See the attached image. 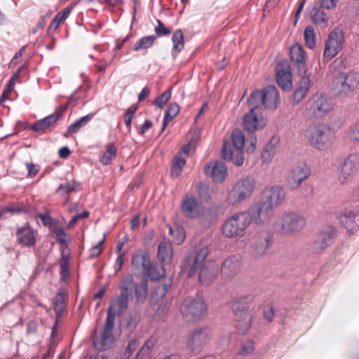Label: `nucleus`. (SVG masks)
<instances>
[{"label":"nucleus","mask_w":359,"mask_h":359,"mask_svg":"<svg viewBox=\"0 0 359 359\" xmlns=\"http://www.w3.org/2000/svg\"><path fill=\"white\" fill-rule=\"evenodd\" d=\"M135 287V282L129 275L122 280L121 294L116 301L110 303L103 330L100 337L93 339V346L99 351H106L111 347L114 341L112 330L114 326L116 311L121 314L128 307V297Z\"/></svg>","instance_id":"1"},{"label":"nucleus","mask_w":359,"mask_h":359,"mask_svg":"<svg viewBox=\"0 0 359 359\" xmlns=\"http://www.w3.org/2000/svg\"><path fill=\"white\" fill-rule=\"evenodd\" d=\"M254 295L245 294L235 298L232 302L235 327L241 334H246L251 326L252 320L251 311L254 308Z\"/></svg>","instance_id":"2"},{"label":"nucleus","mask_w":359,"mask_h":359,"mask_svg":"<svg viewBox=\"0 0 359 359\" xmlns=\"http://www.w3.org/2000/svg\"><path fill=\"white\" fill-rule=\"evenodd\" d=\"M307 139L312 147L318 151H326L334 145L336 134L328 125L317 123L308 128Z\"/></svg>","instance_id":"3"},{"label":"nucleus","mask_w":359,"mask_h":359,"mask_svg":"<svg viewBox=\"0 0 359 359\" xmlns=\"http://www.w3.org/2000/svg\"><path fill=\"white\" fill-rule=\"evenodd\" d=\"M267 123L266 118L255 109L250 111L243 116V128L249 133L248 142L250 146L247 147V152L252 154L256 150L257 136L255 132L264 128Z\"/></svg>","instance_id":"4"},{"label":"nucleus","mask_w":359,"mask_h":359,"mask_svg":"<svg viewBox=\"0 0 359 359\" xmlns=\"http://www.w3.org/2000/svg\"><path fill=\"white\" fill-rule=\"evenodd\" d=\"M305 217L296 212H287L275 222L276 229L283 235H294L299 233L306 226Z\"/></svg>","instance_id":"5"},{"label":"nucleus","mask_w":359,"mask_h":359,"mask_svg":"<svg viewBox=\"0 0 359 359\" xmlns=\"http://www.w3.org/2000/svg\"><path fill=\"white\" fill-rule=\"evenodd\" d=\"M250 223L251 217L249 212H236L224 222L222 226V234L228 238L237 237L247 229Z\"/></svg>","instance_id":"6"},{"label":"nucleus","mask_w":359,"mask_h":359,"mask_svg":"<svg viewBox=\"0 0 359 359\" xmlns=\"http://www.w3.org/2000/svg\"><path fill=\"white\" fill-rule=\"evenodd\" d=\"M255 185L256 182L252 177L247 176L238 180L228 193L227 203L235 205L247 200L252 196Z\"/></svg>","instance_id":"7"},{"label":"nucleus","mask_w":359,"mask_h":359,"mask_svg":"<svg viewBox=\"0 0 359 359\" xmlns=\"http://www.w3.org/2000/svg\"><path fill=\"white\" fill-rule=\"evenodd\" d=\"M208 306L201 297H187L180 306V313L187 321L201 319L207 312Z\"/></svg>","instance_id":"8"},{"label":"nucleus","mask_w":359,"mask_h":359,"mask_svg":"<svg viewBox=\"0 0 359 359\" xmlns=\"http://www.w3.org/2000/svg\"><path fill=\"white\" fill-rule=\"evenodd\" d=\"M212 338L213 332L210 328L196 329L191 332L187 340V347L193 354H198Z\"/></svg>","instance_id":"9"},{"label":"nucleus","mask_w":359,"mask_h":359,"mask_svg":"<svg viewBox=\"0 0 359 359\" xmlns=\"http://www.w3.org/2000/svg\"><path fill=\"white\" fill-rule=\"evenodd\" d=\"M334 105L327 95L317 93L307 102L306 110L316 118H322L333 109Z\"/></svg>","instance_id":"10"},{"label":"nucleus","mask_w":359,"mask_h":359,"mask_svg":"<svg viewBox=\"0 0 359 359\" xmlns=\"http://www.w3.org/2000/svg\"><path fill=\"white\" fill-rule=\"evenodd\" d=\"M358 172L359 154H350L344 158L340 165L338 173V181L342 184L351 183Z\"/></svg>","instance_id":"11"},{"label":"nucleus","mask_w":359,"mask_h":359,"mask_svg":"<svg viewBox=\"0 0 359 359\" xmlns=\"http://www.w3.org/2000/svg\"><path fill=\"white\" fill-rule=\"evenodd\" d=\"M344 43V33L342 29L337 27L332 30L325 41L323 57L330 60L341 50Z\"/></svg>","instance_id":"12"},{"label":"nucleus","mask_w":359,"mask_h":359,"mask_svg":"<svg viewBox=\"0 0 359 359\" xmlns=\"http://www.w3.org/2000/svg\"><path fill=\"white\" fill-rule=\"evenodd\" d=\"M311 175L310 168L305 164H299L291 168L286 177V185L290 190H296L300 187L302 182Z\"/></svg>","instance_id":"13"},{"label":"nucleus","mask_w":359,"mask_h":359,"mask_svg":"<svg viewBox=\"0 0 359 359\" xmlns=\"http://www.w3.org/2000/svg\"><path fill=\"white\" fill-rule=\"evenodd\" d=\"M181 211L185 217L196 219L203 215L205 207L195 196L186 194L181 203Z\"/></svg>","instance_id":"14"},{"label":"nucleus","mask_w":359,"mask_h":359,"mask_svg":"<svg viewBox=\"0 0 359 359\" xmlns=\"http://www.w3.org/2000/svg\"><path fill=\"white\" fill-rule=\"evenodd\" d=\"M339 82L337 84L338 95L348 96L359 86V74L354 72H343L339 74Z\"/></svg>","instance_id":"15"},{"label":"nucleus","mask_w":359,"mask_h":359,"mask_svg":"<svg viewBox=\"0 0 359 359\" xmlns=\"http://www.w3.org/2000/svg\"><path fill=\"white\" fill-rule=\"evenodd\" d=\"M248 212H250L251 222L261 225L270 222L273 214V208L266 202H258Z\"/></svg>","instance_id":"16"},{"label":"nucleus","mask_w":359,"mask_h":359,"mask_svg":"<svg viewBox=\"0 0 359 359\" xmlns=\"http://www.w3.org/2000/svg\"><path fill=\"white\" fill-rule=\"evenodd\" d=\"M65 110L66 107L57 109L52 114L37 121L32 125V130L40 133H45L47 130H51L55 127L58 121L63 118Z\"/></svg>","instance_id":"17"},{"label":"nucleus","mask_w":359,"mask_h":359,"mask_svg":"<svg viewBox=\"0 0 359 359\" xmlns=\"http://www.w3.org/2000/svg\"><path fill=\"white\" fill-rule=\"evenodd\" d=\"M335 236L334 229L326 227L322 229L317 235L312 244V249L316 253H321L334 242Z\"/></svg>","instance_id":"18"},{"label":"nucleus","mask_w":359,"mask_h":359,"mask_svg":"<svg viewBox=\"0 0 359 359\" xmlns=\"http://www.w3.org/2000/svg\"><path fill=\"white\" fill-rule=\"evenodd\" d=\"M290 56L292 62L296 65L299 74L304 77L307 72V65L304 47L299 43L292 45L290 49Z\"/></svg>","instance_id":"19"},{"label":"nucleus","mask_w":359,"mask_h":359,"mask_svg":"<svg viewBox=\"0 0 359 359\" xmlns=\"http://www.w3.org/2000/svg\"><path fill=\"white\" fill-rule=\"evenodd\" d=\"M37 231L25 223L22 226L18 227L16 231V237L18 243L23 247H32L36 244Z\"/></svg>","instance_id":"20"},{"label":"nucleus","mask_w":359,"mask_h":359,"mask_svg":"<svg viewBox=\"0 0 359 359\" xmlns=\"http://www.w3.org/2000/svg\"><path fill=\"white\" fill-rule=\"evenodd\" d=\"M280 102V95L275 86H268L262 90V104L265 108L274 111Z\"/></svg>","instance_id":"21"},{"label":"nucleus","mask_w":359,"mask_h":359,"mask_svg":"<svg viewBox=\"0 0 359 359\" xmlns=\"http://www.w3.org/2000/svg\"><path fill=\"white\" fill-rule=\"evenodd\" d=\"M206 175H210L215 182H222L227 175V168L222 161L210 163L204 167Z\"/></svg>","instance_id":"22"},{"label":"nucleus","mask_w":359,"mask_h":359,"mask_svg":"<svg viewBox=\"0 0 359 359\" xmlns=\"http://www.w3.org/2000/svg\"><path fill=\"white\" fill-rule=\"evenodd\" d=\"M271 245V237L266 233H258L255 236L252 245V252L255 256L260 257L265 255Z\"/></svg>","instance_id":"23"},{"label":"nucleus","mask_w":359,"mask_h":359,"mask_svg":"<svg viewBox=\"0 0 359 359\" xmlns=\"http://www.w3.org/2000/svg\"><path fill=\"white\" fill-rule=\"evenodd\" d=\"M217 269L215 263L212 261H207L199 269V281L201 284L209 285L217 276Z\"/></svg>","instance_id":"24"},{"label":"nucleus","mask_w":359,"mask_h":359,"mask_svg":"<svg viewBox=\"0 0 359 359\" xmlns=\"http://www.w3.org/2000/svg\"><path fill=\"white\" fill-rule=\"evenodd\" d=\"M241 270V259L233 256L226 259L222 266L221 272L224 277L230 278L236 276Z\"/></svg>","instance_id":"25"},{"label":"nucleus","mask_w":359,"mask_h":359,"mask_svg":"<svg viewBox=\"0 0 359 359\" xmlns=\"http://www.w3.org/2000/svg\"><path fill=\"white\" fill-rule=\"evenodd\" d=\"M341 225L348 231L359 229V215L353 211H345L339 217Z\"/></svg>","instance_id":"26"},{"label":"nucleus","mask_w":359,"mask_h":359,"mask_svg":"<svg viewBox=\"0 0 359 359\" xmlns=\"http://www.w3.org/2000/svg\"><path fill=\"white\" fill-rule=\"evenodd\" d=\"M152 262L150 260L149 252L147 250H139L133 255L131 260L135 269L144 271Z\"/></svg>","instance_id":"27"},{"label":"nucleus","mask_w":359,"mask_h":359,"mask_svg":"<svg viewBox=\"0 0 359 359\" xmlns=\"http://www.w3.org/2000/svg\"><path fill=\"white\" fill-rule=\"evenodd\" d=\"M157 257L163 264L171 262L173 257L172 245L168 241H161L158 246Z\"/></svg>","instance_id":"28"},{"label":"nucleus","mask_w":359,"mask_h":359,"mask_svg":"<svg viewBox=\"0 0 359 359\" xmlns=\"http://www.w3.org/2000/svg\"><path fill=\"white\" fill-rule=\"evenodd\" d=\"M285 198V192L282 187H271L267 196V203L273 208L280 205Z\"/></svg>","instance_id":"29"},{"label":"nucleus","mask_w":359,"mask_h":359,"mask_svg":"<svg viewBox=\"0 0 359 359\" xmlns=\"http://www.w3.org/2000/svg\"><path fill=\"white\" fill-rule=\"evenodd\" d=\"M208 254L209 250L207 246L203 247L200 249V250L196 255L194 262L188 271L189 277L193 276L196 273L197 269H199L200 267H201L202 265L206 262L205 260Z\"/></svg>","instance_id":"30"},{"label":"nucleus","mask_w":359,"mask_h":359,"mask_svg":"<svg viewBox=\"0 0 359 359\" xmlns=\"http://www.w3.org/2000/svg\"><path fill=\"white\" fill-rule=\"evenodd\" d=\"M276 81L283 90H289L292 88V74L286 69L281 68L276 72Z\"/></svg>","instance_id":"31"},{"label":"nucleus","mask_w":359,"mask_h":359,"mask_svg":"<svg viewBox=\"0 0 359 359\" xmlns=\"http://www.w3.org/2000/svg\"><path fill=\"white\" fill-rule=\"evenodd\" d=\"M81 189L82 185L81 182L76 180L66 181L64 184L59 185L56 189V193L63 195L71 192L79 191Z\"/></svg>","instance_id":"32"},{"label":"nucleus","mask_w":359,"mask_h":359,"mask_svg":"<svg viewBox=\"0 0 359 359\" xmlns=\"http://www.w3.org/2000/svg\"><path fill=\"white\" fill-rule=\"evenodd\" d=\"M231 139L233 146L237 150L243 149L245 147V151H247V147L250 146V142H248V137H245V135L241 130H233L231 133Z\"/></svg>","instance_id":"33"},{"label":"nucleus","mask_w":359,"mask_h":359,"mask_svg":"<svg viewBox=\"0 0 359 359\" xmlns=\"http://www.w3.org/2000/svg\"><path fill=\"white\" fill-rule=\"evenodd\" d=\"M117 148L113 142L108 143L106 145V150L100 158V162L104 165H108L111 161L116 156Z\"/></svg>","instance_id":"34"},{"label":"nucleus","mask_w":359,"mask_h":359,"mask_svg":"<svg viewBox=\"0 0 359 359\" xmlns=\"http://www.w3.org/2000/svg\"><path fill=\"white\" fill-rule=\"evenodd\" d=\"M143 272L151 280H159L165 274V270L163 266H157L154 263H151Z\"/></svg>","instance_id":"35"},{"label":"nucleus","mask_w":359,"mask_h":359,"mask_svg":"<svg viewBox=\"0 0 359 359\" xmlns=\"http://www.w3.org/2000/svg\"><path fill=\"white\" fill-rule=\"evenodd\" d=\"M94 116L93 113H90L83 117L75 121L73 123L68 126L67 132L69 134L76 133L81 128L84 127L88 122H90Z\"/></svg>","instance_id":"36"},{"label":"nucleus","mask_w":359,"mask_h":359,"mask_svg":"<svg viewBox=\"0 0 359 359\" xmlns=\"http://www.w3.org/2000/svg\"><path fill=\"white\" fill-rule=\"evenodd\" d=\"M156 343L157 339L156 337H151L147 339L137 352L136 359H144V358L149 355L151 351L155 348Z\"/></svg>","instance_id":"37"},{"label":"nucleus","mask_w":359,"mask_h":359,"mask_svg":"<svg viewBox=\"0 0 359 359\" xmlns=\"http://www.w3.org/2000/svg\"><path fill=\"white\" fill-rule=\"evenodd\" d=\"M180 106L177 103L173 102L170 104L168 108L165 111L161 132L165 129L168 123L170 122L172 118L177 116L180 111Z\"/></svg>","instance_id":"38"},{"label":"nucleus","mask_w":359,"mask_h":359,"mask_svg":"<svg viewBox=\"0 0 359 359\" xmlns=\"http://www.w3.org/2000/svg\"><path fill=\"white\" fill-rule=\"evenodd\" d=\"M311 18L313 22L323 27H327L328 23L327 14L320 8H313L311 11Z\"/></svg>","instance_id":"39"},{"label":"nucleus","mask_w":359,"mask_h":359,"mask_svg":"<svg viewBox=\"0 0 359 359\" xmlns=\"http://www.w3.org/2000/svg\"><path fill=\"white\" fill-rule=\"evenodd\" d=\"M344 135L350 142L359 143V120L349 125Z\"/></svg>","instance_id":"40"},{"label":"nucleus","mask_w":359,"mask_h":359,"mask_svg":"<svg viewBox=\"0 0 359 359\" xmlns=\"http://www.w3.org/2000/svg\"><path fill=\"white\" fill-rule=\"evenodd\" d=\"M133 291H135L137 301L142 302L145 300L148 293V281L147 278H144L141 280L140 285L135 283V287Z\"/></svg>","instance_id":"41"},{"label":"nucleus","mask_w":359,"mask_h":359,"mask_svg":"<svg viewBox=\"0 0 359 359\" xmlns=\"http://www.w3.org/2000/svg\"><path fill=\"white\" fill-rule=\"evenodd\" d=\"M304 39L307 48L313 49L316 46V34L313 27H306L304 32Z\"/></svg>","instance_id":"42"},{"label":"nucleus","mask_w":359,"mask_h":359,"mask_svg":"<svg viewBox=\"0 0 359 359\" xmlns=\"http://www.w3.org/2000/svg\"><path fill=\"white\" fill-rule=\"evenodd\" d=\"M172 42L173 43V50L179 53L182 51L184 46V34L182 31L177 29L172 34Z\"/></svg>","instance_id":"43"},{"label":"nucleus","mask_w":359,"mask_h":359,"mask_svg":"<svg viewBox=\"0 0 359 359\" xmlns=\"http://www.w3.org/2000/svg\"><path fill=\"white\" fill-rule=\"evenodd\" d=\"M156 39V36L154 35H149L142 37L140 39L136 41L133 48L135 51L147 49L153 45Z\"/></svg>","instance_id":"44"},{"label":"nucleus","mask_w":359,"mask_h":359,"mask_svg":"<svg viewBox=\"0 0 359 359\" xmlns=\"http://www.w3.org/2000/svg\"><path fill=\"white\" fill-rule=\"evenodd\" d=\"M170 285H159L151 291V300L157 302L162 299L168 292Z\"/></svg>","instance_id":"45"},{"label":"nucleus","mask_w":359,"mask_h":359,"mask_svg":"<svg viewBox=\"0 0 359 359\" xmlns=\"http://www.w3.org/2000/svg\"><path fill=\"white\" fill-rule=\"evenodd\" d=\"M276 154L275 145L272 142L268 143L262 154V160L264 163H269Z\"/></svg>","instance_id":"46"},{"label":"nucleus","mask_w":359,"mask_h":359,"mask_svg":"<svg viewBox=\"0 0 359 359\" xmlns=\"http://www.w3.org/2000/svg\"><path fill=\"white\" fill-rule=\"evenodd\" d=\"M260 102H262V90L252 92L248 100V104L251 109H255L256 111H259V105Z\"/></svg>","instance_id":"47"},{"label":"nucleus","mask_w":359,"mask_h":359,"mask_svg":"<svg viewBox=\"0 0 359 359\" xmlns=\"http://www.w3.org/2000/svg\"><path fill=\"white\" fill-rule=\"evenodd\" d=\"M171 91L172 88H170L157 96L153 102L154 105L160 109H162L170 100L171 97Z\"/></svg>","instance_id":"48"},{"label":"nucleus","mask_w":359,"mask_h":359,"mask_svg":"<svg viewBox=\"0 0 359 359\" xmlns=\"http://www.w3.org/2000/svg\"><path fill=\"white\" fill-rule=\"evenodd\" d=\"M221 157L225 161L233 160V151L231 144L227 140H225L223 142V146L221 149Z\"/></svg>","instance_id":"49"},{"label":"nucleus","mask_w":359,"mask_h":359,"mask_svg":"<svg viewBox=\"0 0 359 359\" xmlns=\"http://www.w3.org/2000/svg\"><path fill=\"white\" fill-rule=\"evenodd\" d=\"M169 232L174 236L175 242L177 244H181L186 237L185 231L182 227H177L175 230H173L172 228L170 226Z\"/></svg>","instance_id":"50"},{"label":"nucleus","mask_w":359,"mask_h":359,"mask_svg":"<svg viewBox=\"0 0 359 359\" xmlns=\"http://www.w3.org/2000/svg\"><path fill=\"white\" fill-rule=\"evenodd\" d=\"M23 207L15 205L14 204H9L4 207L0 213V215L5 217L7 213H10L11 215H16L20 214L23 212Z\"/></svg>","instance_id":"51"},{"label":"nucleus","mask_w":359,"mask_h":359,"mask_svg":"<svg viewBox=\"0 0 359 359\" xmlns=\"http://www.w3.org/2000/svg\"><path fill=\"white\" fill-rule=\"evenodd\" d=\"M308 88L305 87H299L295 90L293 93V104L299 103L306 95Z\"/></svg>","instance_id":"52"},{"label":"nucleus","mask_w":359,"mask_h":359,"mask_svg":"<svg viewBox=\"0 0 359 359\" xmlns=\"http://www.w3.org/2000/svg\"><path fill=\"white\" fill-rule=\"evenodd\" d=\"M105 241V233L101 241H100L95 246L92 247L90 250L89 257L95 258L98 257L102 251V245Z\"/></svg>","instance_id":"53"},{"label":"nucleus","mask_w":359,"mask_h":359,"mask_svg":"<svg viewBox=\"0 0 359 359\" xmlns=\"http://www.w3.org/2000/svg\"><path fill=\"white\" fill-rule=\"evenodd\" d=\"M57 241L62 245L67 244V235L61 227H55L53 230Z\"/></svg>","instance_id":"54"},{"label":"nucleus","mask_w":359,"mask_h":359,"mask_svg":"<svg viewBox=\"0 0 359 359\" xmlns=\"http://www.w3.org/2000/svg\"><path fill=\"white\" fill-rule=\"evenodd\" d=\"M74 8V5H71L62 9L60 11L54 18H55L60 24H62L65 20L69 17L72 8Z\"/></svg>","instance_id":"55"},{"label":"nucleus","mask_w":359,"mask_h":359,"mask_svg":"<svg viewBox=\"0 0 359 359\" xmlns=\"http://www.w3.org/2000/svg\"><path fill=\"white\" fill-rule=\"evenodd\" d=\"M154 32L158 36H168L171 33L170 30L160 20H157V26L155 27Z\"/></svg>","instance_id":"56"},{"label":"nucleus","mask_w":359,"mask_h":359,"mask_svg":"<svg viewBox=\"0 0 359 359\" xmlns=\"http://www.w3.org/2000/svg\"><path fill=\"white\" fill-rule=\"evenodd\" d=\"M138 342L135 339L130 340L124 352V357L126 359H129L133 355V352L137 349Z\"/></svg>","instance_id":"57"},{"label":"nucleus","mask_w":359,"mask_h":359,"mask_svg":"<svg viewBox=\"0 0 359 359\" xmlns=\"http://www.w3.org/2000/svg\"><path fill=\"white\" fill-rule=\"evenodd\" d=\"M89 212L87 210H84L81 213L76 214L72 217V219L67 224V228H72L74 225L77 222V221L81 219L87 218L89 216Z\"/></svg>","instance_id":"58"},{"label":"nucleus","mask_w":359,"mask_h":359,"mask_svg":"<svg viewBox=\"0 0 359 359\" xmlns=\"http://www.w3.org/2000/svg\"><path fill=\"white\" fill-rule=\"evenodd\" d=\"M197 194L198 196L203 200H207L210 198L208 187L205 184H198V185L197 186Z\"/></svg>","instance_id":"59"},{"label":"nucleus","mask_w":359,"mask_h":359,"mask_svg":"<svg viewBox=\"0 0 359 359\" xmlns=\"http://www.w3.org/2000/svg\"><path fill=\"white\" fill-rule=\"evenodd\" d=\"M254 349V343L251 341H249L242 345L241 349L239 351V354L245 355H250L253 353Z\"/></svg>","instance_id":"60"},{"label":"nucleus","mask_w":359,"mask_h":359,"mask_svg":"<svg viewBox=\"0 0 359 359\" xmlns=\"http://www.w3.org/2000/svg\"><path fill=\"white\" fill-rule=\"evenodd\" d=\"M25 165L27 170L28 177L32 178L35 177L39 171L40 168L39 165L34 164L32 163H26Z\"/></svg>","instance_id":"61"},{"label":"nucleus","mask_w":359,"mask_h":359,"mask_svg":"<svg viewBox=\"0 0 359 359\" xmlns=\"http://www.w3.org/2000/svg\"><path fill=\"white\" fill-rule=\"evenodd\" d=\"M60 275L62 280H66L69 276V262L68 260H63L60 264Z\"/></svg>","instance_id":"62"},{"label":"nucleus","mask_w":359,"mask_h":359,"mask_svg":"<svg viewBox=\"0 0 359 359\" xmlns=\"http://www.w3.org/2000/svg\"><path fill=\"white\" fill-rule=\"evenodd\" d=\"M22 67L21 66L18 71L11 77L9 79L6 88H4V90H6V93H11L12 90L14 88L15 86V79L19 76V74L22 69Z\"/></svg>","instance_id":"63"},{"label":"nucleus","mask_w":359,"mask_h":359,"mask_svg":"<svg viewBox=\"0 0 359 359\" xmlns=\"http://www.w3.org/2000/svg\"><path fill=\"white\" fill-rule=\"evenodd\" d=\"M36 218H39L44 226H50L53 223V219L48 213L37 214Z\"/></svg>","instance_id":"64"}]
</instances>
